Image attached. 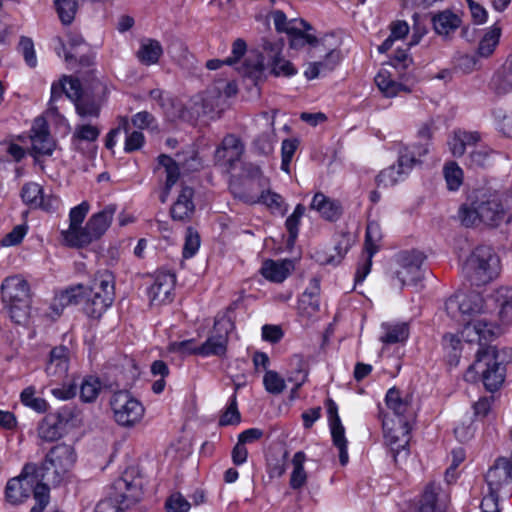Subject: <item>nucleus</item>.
<instances>
[{"mask_svg": "<svg viewBox=\"0 0 512 512\" xmlns=\"http://www.w3.org/2000/svg\"><path fill=\"white\" fill-rule=\"evenodd\" d=\"M40 473L36 464L27 463L17 477L7 481L4 490L5 501L12 506H18L33 494L36 504L30 512H43L49 503L50 496L49 486Z\"/></svg>", "mask_w": 512, "mask_h": 512, "instance_id": "1", "label": "nucleus"}, {"mask_svg": "<svg viewBox=\"0 0 512 512\" xmlns=\"http://www.w3.org/2000/svg\"><path fill=\"white\" fill-rule=\"evenodd\" d=\"M505 214L502 196L497 192H477L458 210V218L465 227L481 224L498 227L504 221Z\"/></svg>", "mask_w": 512, "mask_h": 512, "instance_id": "2", "label": "nucleus"}, {"mask_svg": "<svg viewBox=\"0 0 512 512\" xmlns=\"http://www.w3.org/2000/svg\"><path fill=\"white\" fill-rule=\"evenodd\" d=\"M500 270L499 257L489 246H478L464 265L466 278L472 285L482 286L495 279Z\"/></svg>", "mask_w": 512, "mask_h": 512, "instance_id": "3", "label": "nucleus"}, {"mask_svg": "<svg viewBox=\"0 0 512 512\" xmlns=\"http://www.w3.org/2000/svg\"><path fill=\"white\" fill-rule=\"evenodd\" d=\"M1 293L11 320L17 324L24 323L31 303L28 282L19 276L7 277L1 285Z\"/></svg>", "mask_w": 512, "mask_h": 512, "instance_id": "4", "label": "nucleus"}, {"mask_svg": "<svg viewBox=\"0 0 512 512\" xmlns=\"http://www.w3.org/2000/svg\"><path fill=\"white\" fill-rule=\"evenodd\" d=\"M481 372L485 388L494 392L498 390L505 380L506 368L499 351L494 346H487L478 350L475 362L468 368L466 377L473 372Z\"/></svg>", "mask_w": 512, "mask_h": 512, "instance_id": "5", "label": "nucleus"}, {"mask_svg": "<svg viewBox=\"0 0 512 512\" xmlns=\"http://www.w3.org/2000/svg\"><path fill=\"white\" fill-rule=\"evenodd\" d=\"M76 453L71 445L62 443L50 449L44 462L38 466L40 474L47 485H57L62 477L73 467Z\"/></svg>", "mask_w": 512, "mask_h": 512, "instance_id": "6", "label": "nucleus"}, {"mask_svg": "<svg viewBox=\"0 0 512 512\" xmlns=\"http://www.w3.org/2000/svg\"><path fill=\"white\" fill-rule=\"evenodd\" d=\"M485 481L489 493L481 501V512H500L498 492L503 486L512 482V469L509 461L505 458L497 459L487 471Z\"/></svg>", "mask_w": 512, "mask_h": 512, "instance_id": "7", "label": "nucleus"}, {"mask_svg": "<svg viewBox=\"0 0 512 512\" xmlns=\"http://www.w3.org/2000/svg\"><path fill=\"white\" fill-rule=\"evenodd\" d=\"M110 407L115 422L127 428L139 423L145 412L142 403L127 390L114 392L110 398Z\"/></svg>", "mask_w": 512, "mask_h": 512, "instance_id": "8", "label": "nucleus"}, {"mask_svg": "<svg viewBox=\"0 0 512 512\" xmlns=\"http://www.w3.org/2000/svg\"><path fill=\"white\" fill-rule=\"evenodd\" d=\"M233 328L230 320L216 319L210 335L204 343L195 350L197 355L203 357L217 356L223 358L227 353L229 333Z\"/></svg>", "mask_w": 512, "mask_h": 512, "instance_id": "9", "label": "nucleus"}, {"mask_svg": "<svg viewBox=\"0 0 512 512\" xmlns=\"http://www.w3.org/2000/svg\"><path fill=\"white\" fill-rule=\"evenodd\" d=\"M416 161L414 153L409 152L407 148L401 149L397 163L383 169L376 176L377 186L390 187L403 181L416 165Z\"/></svg>", "mask_w": 512, "mask_h": 512, "instance_id": "10", "label": "nucleus"}, {"mask_svg": "<svg viewBox=\"0 0 512 512\" xmlns=\"http://www.w3.org/2000/svg\"><path fill=\"white\" fill-rule=\"evenodd\" d=\"M115 212L116 207L108 205L102 211L93 214L83 227L75 247L87 246L93 241L100 239L110 226Z\"/></svg>", "mask_w": 512, "mask_h": 512, "instance_id": "11", "label": "nucleus"}, {"mask_svg": "<svg viewBox=\"0 0 512 512\" xmlns=\"http://www.w3.org/2000/svg\"><path fill=\"white\" fill-rule=\"evenodd\" d=\"M424 259L425 255L417 250L401 251L397 254L396 260L400 269L396 271V277L401 286L414 284L422 279L421 267Z\"/></svg>", "mask_w": 512, "mask_h": 512, "instance_id": "12", "label": "nucleus"}, {"mask_svg": "<svg viewBox=\"0 0 512 512\" xmlns=\"http://www.w3.org/2000/svg\"><path fill=\"white\" fill-rule=\"evenodd\" d=\"M462 322V339L468 343L477 342L480 346L478 350L485 349L488 346L487 343L496 335L497 327L486 317L475 318L472 320H466V318H463Z\"/></svg>", "mask_w": 512, "mask_h": 512, "instance_id": "13", "label": "nucleus"}, {"mask_svg": "<svg viewBox=\"0 0 512 512\" xmlns=\"http://www.w3.org/2000/svg\"><path fill=\"white\" fill-rule=\"evenodd\" d=\"M301 24L290 27L288 40L292 49H302L308 46V54L311 59H316L318 49L321 48L322 37L318 38L312 33L314 28L305 20L299 19Z\"/></svg>", "mask_w": 512, "mask_h": 512, "instance_id": "14", "label": "nucleus"}, {"mask_svg": "<svg viewBox=\"0 0 512 512\" xmlns=\"http://www.w3.org/2000/svg\"><path fill=\"white\" fill-rule=\"evenodd\" d=\"M383 427L385 441L390 447L395 463H398V457L406 458L409 454L407 445L409 443L410 424L404 420L399 423V428H387L386 423H383Z\"/></svg>", "mask_w": 512, "mask_h": 512, "instance_id": "15", "label": "nucleus"}, {"mask_svg": "<svg viewBox=\"0 0 512 512\" xmlns=\"http://www.w3.org/2000/svg\"><path fill=\"white\" fill-rule=\"evenodd\" d=\"M21 198L25 204L45 211H54L59 204L57 197L45 196L42 186L35 182H28L23 185Z\"/></svg>", "mask_w": 512, "mask_h": 512, "instance_id": "16", "label": "nucleus"}, {"mask_svg": "<svg viewBox=\"0 0 512 512\" xmlns=\"http://www.w3.org/2000/svg\"><path fill=\"white\" fill-rule=\"evenodd\" d=\"M457 308L463 318L484 313V299L478 292L471 291L467 294L457 295L446 302L448 311Z\"/></svg>", "mask_w": 512, "mask_h": 512, "instance_id": "17", "label": "nucleus"}, {"mask_svg": "<svg viewBox=\"0 0 512 512\" xmlns=\"http://www.w3.org/2000/svg\"><path fill=\"white\" fill-rule=\"evenodd\" d=\"M488 87L496 96L512 93V53L492 74Z\"/></svg>", "mask_w": 512, "mask_h": 512, "instance_id": "18", "label": "nucleus"}, {"mask_svg": "<svg viewBox=\"0 0 512 512\" xmlns=\"http://www.w3.org/2000/svg\"><path fill=\"white\" fill-rule=\"evenodd\" d=\"M189 154H190V161L192 162L190 164L187 163L188 160L184 157V153L177 154L178 160H174L166 154H161L158 156V164L165 169V173H166L165 184L168 189H171L179 179V176H180L179 164H181L183 167L187 166L188 169H191V168L196 169L193 164L194 162L197 161L196 154L193 150L189 151Z\"/></svg>", "mask_w": 512, "mask_h": 512, "instance_id": "19", "label": "nucleus"}, {"mask_svg": "<svg viewBox=\"0 0 512 512\" xmlns=\"http://www.w3.org/2000/svg\"><path fill=\"white\" fill-rule=\"evenodd\" d=\"M316 58H320V60H316V62L320 63L324 74L333 71L340 63L342 54L341 51L337 49V41L333 34H325L322 36L321 48L318 49Z\"/></svg>", "mask_w": 512, "mask_h": 512, "instance_id": "20", "label": "nucleus"}, {"mask_svg": "<svg viewBox=\"0 0 512 512\" xmlns=\"http://www.w3.org/2000/svg\"><path fill=\"white\" fill-rule=\"evenodd\" d=\"M176 282L175 275L170 272H158L154 283L148 290V295L152 303L164 304L172 300L171 293Z\"/></svg>", "mask_w": 512, "mask_h": 512, "instance_id": "21", "label": "nucleus"}, {"mask_svg": "<svg viewBox=\"0 0 512 512\" xmlns=\"http://www.w3.org/2000/svg\"><path fill=\"white\" fill-rule=\"evenodd\" d=\"M89 207V203L83 201L82 203L71 209L69 213V228L65 231H62L63 239L66 245H68L69 247L77 246L79 235L83 229V227H81V224L83 223L89 211Z\"/></svg>", "mask_w": 512, "mask_h": 512, "instance_id": "22", "label": "nucleus"}, {"mask_svg": "<svg viewBox=\"0 0 512 512\" xmlns=\"http://www.w3.org/2000/svg\"><path fill=\"white\" fill-rule=\"evenodd\" d=\"M263 49L267 53L273 75L290 77L297 73L293 64L280 56L281 47L279 44L266 41L263 44Z\"/></svg>", "mask_w": 512, "mask_h": 512, "instance_id": "23", "label": "nucleus"}, {"mask_svg": "<svg viewBox=\"0 0 512 512\" xmlns=\"http://www.w3.org/2000/svg\"><path fill=\"white\" fill-rule=\"evenodd\" d=\"M385 401L387 407L399 418V423L406 420L410 424V420L414 418V410L408 395L402 397L400 391L393 387L388 390Z\"/></svg>", "mask_w": 512, "mask_h": 512, "instance_id": "24", "label": "nucleus"}, {"mask_svg": "<svg viewBox=\"0 0 512 512\" xmlns=\"http://www.w3.org/2000/svg\"><path fill=\"white\" fill-rule=\"evenodd\" d=\"M431 23L436 34L448 38L460 27L462 20L457 14L446 9L431 14Z\"/></svg>", "mask_w": 512, "mask_h": 512, "instance_id": "25", "label": "nucleus"}, {"mask_svg": "<svg viewBox=\"0 0 512 512\" xmlns=\"http://www.w3.org/2000/svg\"><path fill=\"white\" fill-rule=\"evenodd\" d=\"M194 191L191 187L183 186L177 200L170 209L171 217L177 221H186L194 213L195 205L193 202Z\"/></svg>", "mask_w": 512, "mask_h": 512, "instance_id": "26", "label": "nucleus"}, {"mask_svg": "<svg viewBox=\"0 0 512 512\" xmlns=\"http://www.w3.org/2000/svg\"><path fill=\"white\" fill-rule=\"evenodd\" d=\"M311 209L316 210L323 219L327 221H336L342 214V206L337 200H333L321 192L313 196Z\"/></svg>", "mask_w": 512, "mask_h": 512, "instance_id": "27", "label": "nucleus"}, {"mask_svg": "<svg viewBox=\"0 0 512 512\" xmlns=\"http://www.w3.org/2000/svg\"><path fill=\"white\" fill-rule=\"evenodd\" d=\"M69 350L65 346L54 347L50 352L46 372L49 376L62 378L66 375L69 367Z\"/></svg>", "mask_w": 512, "mask_h": 512, "instance_id": "28", "label": "nucleus"}, {"mask_svg": "<svg viewBox=\"0 0 512 512\" xmlns=\"http://www.w3.org/2000/svg\"><path fill=\"white\" fill-rule=\"evenodd\" d=\"M115 298L107 297L97 292H90L87 289L84 302V312L91 318H100L104 312L112 305Z\"/></svg>", "mask_w": 512, "mask_h": 512, "instance_id": "29", "label": "nucleus"}, {"mask_svg": "<svg viewBox=\"0 0 512 512\" xmlns=\"http://www.w3.org/2000/svg\"><path fill=\"white\" fill-rule=\"evenodd\" d=\"M114 488L121 493V499L116 501L129 507L130 504L138 502L142 497L140 481H129L127 478H119L114 483Z\"/></svg>", "mask_w": 512, "mask_h": 512, "instance_id": "30", "label": "nucleus"}, {"mask_svg": "<svg viewBox=\"0 0 512 512\" xmlns=\"http://www.w3.org/2000/svg\"><path fill=\"white\" fill-rule=\"evenodd\" d=\"M62 422L63 419L61 418L60 413L57 415H47L39 423L37 429L38 436L46 442H53L58 440L62 436Z\"/></svg>", "mask_w": 512, "mask_h": 512, "instance_id": "31", "label": "nucleus"}, {"mask_svg": "<svg viewBox=\"0 0 512 512\" xmlns=\"http://www.w3.org/2000/svg\"><path fill=\"white\" fill-rule=\"evenodd\" d=\"M31 142L32 151L35 154L51 155L54 151L55 143L44 124L41 127L32 128Z\"/></svg>", "mask_w": 512, "mask_h": 512, "instance_id": "32", "label": "nucleus"}, {"mask_svg": "<svg viewBox=\"0 0 512 512\" xmlns=\"http://www.w3.org/2000/svg\"><path fill=\"white\" fill-rule=\"evenodd\" d=\"M74 104L76 113L83 120L96 119L100 115L101 103L94 95L83 93Z\"/></svg>", "mask_w": 512, "mask_h": 512, "instance_id": "33", "label": "nucleus"}, {"mask_svg": "<svg viewBox=\"0 0 512 512\" xmlns=\"http://www.w3.org/2000/svg\"><path fill=\"white\" fill-rule=\"evenodd\" d=\"M90 292H97L107 297L115 298V278L112 272L107 269L98 271L91 285L87 288Z\"/></svg>", "mask_w": 512, "mask_h": 512, "instance_id": "34", "label": "nucleus"}, {"mask_svg": "<svg viewBox=\"0 0 512 512\" xmlns=\"http://www.w3.org/2000/svg\"><path fill=\"white\" fill-rule=\"evenodd\" d=\"M236 93L237 85L235 82L219 79L207 89L204 101L211 104H218V99L222 98L223 95L229 98L236 95Z\"/></svg>", "mask_w": 512, "mask_h": 512, "instance_id": "35", "label": "nucleus"}, {"mask_svg": "<svg viewBox=\"0 0 512 512\" xmlns=\"http://www.w3.org/2000/svg\"><path fill=\"white\" fill-rule=\"evenodd\" d=\"M381 328L383 330V335H381L380 341L384 344L401 343L406 341L409 336V327L407 323H383Z\"/></svg>", "mask_w": 512, "mask_h": 512, "instance_id": "36", "label": "nucleus"}, {"mask_svg": "<svg viewBox=\"0 0 512 512\" xmlns=\"http://www.w3.org/2000/svg\"><path fill=\"white\" fill-rule=\"evenodd\" d=\"M495 302L499 307V319L503 324H512V287L497 290Z\"/></svg>", "mask_w": 512, "mask_h": 512, "instance_id": "37", "label": "nucleus"}, {"mask_svg": "<svg viewBox=\"0 0 512 512\" xmlns=\"http://www.w3.org/2000/svg\"><path fill=\"white\" fill-rule=\"evenodd\" d=\"M162 53V46L157 40L146 39L141 42L137 57L142 64L152 65L158 62Z\"/></svg>", "mask_w": 512, "mask_h": 512, "instance_id": "38", "label": "nucleus"}, {"mask_svg": "<svg viewBox=\"0 0 512 512\" xmlns=\"http://www.w3.org/2000/svg\"><path fill=\"white\" fill-rule=\"evenodd\" d=\"M440 485L430 482L426 487L419 500V505L415 512H441L438 505V494Z\"/></svg>", "mask_w": 512, "mask_h": 512, "instance_id": "39", "label": "nucleus"}, {"mask_svg": "<svg viewBox=\"0 0 512 512\" xmlns=\"http://www.w3.org/2000/svg\"><path fill=\"white\" fill-rule=\"evenodd\" d=\"M500 37L501 28L496 25L490 27L479 42L477 54L484 58L491 56L499 44Z\"/></svg>", "mask_w": 512, "mask_h": 512, "instance_id": "40", "label": "nucleus"}, {"mask_svg": "<svg viewBox=\"0 0 512 512\" xmlns=\"http://www.w3.org/2000/svg\"><path fill=\"white\" fill-rule=\"evenodd\" d=\"M496 152L488 146H479L472 150L468 156V166L470 168H488L493 164V158Z\"/></svg>", "mask_w": 512, "mask_h": 512, "instance_id": "41", "label": "nucleus"}, {"mask_svg": "<svg viewBox=\"0 0 512 512\" xmlns=\"http://www.w3.org/2000/svg\"><path fill=\"white\" fill-rule=\"evenodd\" d=\"M375 83L385 97H394L402 90L409 92L404 85L393 80L389 72L385 70L375 76Z\"/></svg>", "mask_w": 512, "mask_h": 512, "instance_id": "42", "label": "nucleus"}, {"mask_svg": "<svg viewBox=\"0 0 512 512\" xmlns=\"http://www.w3.org/2000/svg\"><path fill=\"white\" fill-rule=\"evenodd\" d=\"M250 203H262L266 205L271 211L284 214L287 210L284 199L278 193L272 192L269 189L263 190L256 199L251 197L248 200Z\"/></svg>", "mask_w": 512, "mask_h": 512, "instance_id": "43", "label": "nucleus"}, {"mask_svg": "<svg viewBox=\"0 0 512 512\" xmlns=\"http://www.w3.org/2000/svg\"><path fill=\"white\" fill-rule=\"evenodd\" d=\"M329 426L333 444L339 449V461L344 466L349 460L344 426L341 422L329 424Z\"/></svg>", "mask_w": 512, "mask_h": 512, "instance_id": "44", "label": "nucleus"}, {"mask_svg": "<svg viewBox=\"0 0 512 512\" xmlns=\"http://www.w3.org/2000/svg\"><path fill=\"white\" fill-rule=\"evenodd\" d=\"M261 274L267 280L280 283L287 278L289 269L286 263H278L273 260H267L264 262L261 268Z\"/></svg>", "mask_w": 512, "mask_h": 512, "instance_id": "45", "label": "nucleus"}, {"mask_svg": "<svg viewBox=\"0 0 512 512\" xmlns=\"http://www.w3.org/2000/svg\"><path fill=\"white\" fill-rule=\"evenodd\" d=\"M314 285V294L308 293L307 290L302 294L299 300V310L311 316L319 310V291L320 283L317 279H312Z\"/></svg>", "mask_w": 512, "mask_h": 512, "instance_id": "46", "label": "nucleus"}, {"mask_svg": "<svg viewBox=\"0 0 512 512\" xmlns=\"http://www.w3.org/2000/svg\"><path fill=\"white\" fill-rule=\"evenodd\" d=\"M87 294V288L83 285L79 284L73 287H70L63 291L56 299L59 305L63 308L69 305H76L85 302V296Z\"/></svg>", "mask_w": 512, "mask_h": 512, "instance_id": "47", "label": "nucleus"}, {"mask_svg": "<svg viewBox=\"0 0 512 512\" xmlns=\"http://www.w3.org/2000/svg\"><path fill=\"white\" fill-rule=\"evenodd\" d=\"M241 72L254 80L261 78L264 72V58L260 54L248 56L243 65Z\"/></svg>", "mask_w": 512, "mask_h": 512, "instance_id": "48", "label": "nucleus"}, {"mask_svg": "<svg viewBox=\"0 0 512 512\" xmlns=\"http://www.w3.org/2000/svg\"><path fill=\"white\" fill-rule=\"evenodd\" d=\"M305 210L306 209L302 204H298L293 213L285 221V227L289 233L287 243L290 246L294 245L298 237L300 220L303 217Z\"/></svg>", "mask_w": 512, "mask_h": 512, "instance_id": "49", "label": "nucleus"}, {"mask_svg": "<svg viewBox=\"0 0 512 512\" xmlns=\"http://www.w3.org/2000/svg\"><path fill=\"white\" fill-rule=\"evenodd\" d=\"M35 393L34 387L29 386L25 388L20 394L22 404L38 413L46 412L49 407L48 402L43 398L35 397Z\"/></svg>", "mask_w": 512, "mask_h": 512, "instance_id": "50", "label": "nucleus"}, {"mask_svg": "<svg viewBox=\"0 0 512 512\" xmlns=\"http://www.w3.org/2000/svg\"><path fill=\"white\" fill-rule=\"evenodd\" d=\"M382 238L380 226L377 222H369L365 233V253L370 256L378 251V243Z\"/></svg>", "mask_w": 512, "mask_h": 512, "instance_id": "51", "label": "nucleus"}, {"mask_svg": "<svg viewBox=\"0 0 512 512\" xmlns=\"http://www.w3.org/2000/svg\"><path fill=\"white\" fill-rule=\"evenodd\" d=\"M444 177L449 190L456 191L463 182V170L456 162H449L444 166Z\"/></svg>", "mask_w": 512, "mask_h": 512, "instance_id": "52", "label": "nucleus"}, {"mask_svg": "<svg viewBox=\"0 0 512 512\" xmlns=\"http://www.w3.org/2000/svg\"><path fill=\"white\" fill-rule=\"evenodd\" d=\"M55 8L61 22L68 25L75 18L77 2L75 0H55Z\"/></svg>", "mask_w": 512, "mask_h": 512, "instance_id": "53", "label": "nucleus"}, {"mask_svg": "<svg viewBox=\"0 0 512 512\" xmlns=\"http://www.w3.org/2000/svg\"><path fill=\"white\" fill-rule=\"evenodd\" d=\"M100 390V382L96 378L88 377L81 383L80 398L83 402H94L98 397Z\"/></svg>", "mask_w": 512, "mask_h": 512, "instance_id": "54", "label": "nucleus"}, {"mask_svg": "<svg viewBox=\"0 0 512 512\" xmlns=\"http://www.w3.org/2000/svg\"><path fill=\"white\" fill-rule=\"evenodd\" d=\"M263 384L266 391L274 395L281 394L286 388L285 380L273 370L266 371L263 377Z\"/></svg>", "mask_w": 512, "mask_h": 512, "instance_id": "55", "label": "nucleus"}, {"mask_svg": "<svg viewBox=\"0 0 512 512\" xmlns=\"http://www.w3.org/2000/svg\"><path fill=\"white\" fill-rule=\"evenodd\" d=\"M349 247V238L342 235L333 248L335 254L331 253L325 259H319V261H321L322 264L337 265L341 262L344 255L347 253Z\"/></svg>", "mask_w": 512, "mask_h": 512, "instance_id": "56", "label": "nucleus"}, {"mask_svg": "<svg viewBox=\"0 0 512 512\" xmlns=\"http://www.w3.org/2000/svg\"><path fill=\"white\" fill-rule=\"evenodd\" d=\"M291 365L293 366V372L295 376L291 375L288 380L295 382V390L299 389L307 379L306 363L302 357L295 355L292 358Z\"/></svg>", "mask_w": 512, "mask_h": 512, "instance_id": "57", "label": "nucleus"}, {"mask_svg": "<svg viewBox=\"0 0 512 512\" xmlns=\"http://www.w3.org/2000/svg\"><path fill=\"white\" fill-rule=\"evenodd\" d=\"M222 149L229 153V161L238 160L244 152L241 140L233 134L224 137Z\"/></svg>", "mask_w": 512, "mask_h": 512, "instance_id": "58", "label": "nucleus"}, {"mask_svg": "<svg viewBox=\"0 0 512 512\" xmlns=\"http://www.w3.org/2000/svg\"><path fill=\"white\" fill-rule=\"evenodd\" d=\"M100 130L97 126L91 124H81L75 127L73 140L94 142L98 139Z\"/></svg>", "mask_w": 512, "mask_h": 512, "instance_id": "59", "label": "nucleus"}, {"mask_svg": "<svg viewBox=\"0 0 512 512\" xmlns=\"http://www.w3.org/2000/svg\"><path fill=\"white\" fill-rule=\"evenodd\" d=\"M190 508V502L180 493L172 494L165 502L167 512H188Z\"/></svg>", "mask_w": 512, "mask_h": 512, "instance_id": "60", "label": "nucleus"}, {"mask_svg": "<svg viewBox=\"0 0 512 512\" xmlns=\"http://www.w3.org/2000/svg\"><path fill=\"white\" fill-rule=\"evenodd\" d=\"M240 420L241 415L237 408L236 393H234L230 405L227 407L226 411L220 417L219 425H234L238 424Z\"/></svg>", "mask_w": 512, "mask_h": 512, "instance_id": "61", "label": "nucleus"}, {"mask_svg": "<svg viewBox=\"0 0 512 512\" xmlns=\"http://www.w3.org/2000/svg\"><path fill=\"white\" fill-rule=\"evenodd\" d=\"M200 246V237L197 232L193 231L191 228L187 230L185 243L183 247V257L191 258L198 251Z\"/></svg>", "mask_w": 512, "mask_h": 512, "instance_id": "62", "label": "nucleus"}, {"mask_svg": "<svg viewBox=\"0 0 512 512\" xmlns=\"http://www.w3.org/2000/svg\"><path fill=\"white\" fill-rule=\"evenodd\" d=\"M18 49L23 55L27 65L30 67H35L37 64V59L33 41L28 37H21Z\"/></svg>", "mask_w": 512, "mask_h": 512, "instance_id": "63", "label": "nucleus"}, {"mask_svg": "<svg viewBox=\"0 0 512 512\" xmlns=\"http://www.w3.org/2000/svg\"><path fill=\"white\" fill-rule=\"evenodd\" d=\"M131 122L138 129H154L157 127L155 117L148 111H141L133 115Z\"/></svg>", "mask_w": 512, "mask_h": 512, "instance_id": "64", "label": "nucleus"}]
</instances>
